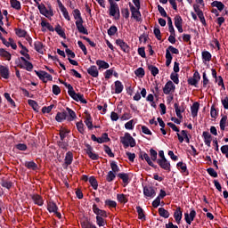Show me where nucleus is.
Masks as SVG:
<instances>
[{
	"instance_id": "1",
	"label": "nucleus",
	"mask_w": 228,
	"mask_h": 228,
	"mask_svg": "<svg viewBox=\"0 0 228 228\" xmlns=\"http://www.w3.org/2000/svg\"><path fill=\"white\" fill-rule=\"evenodd\" d=\"M72 13L76 20L75 24L78 33H81L82 35H88V29L85 28V25H83L85 20H83V16H81V11H79V9H75Z\"/></svg>"
},
{
	"instance_id": "2",
	"label": "nucleus",
	"mask_w": 228,
	"mask_h": 228,
	"mask_svg": "<svg viewBox=\"0 0 228 228\" xmlns=\"http://www.w3.org/2000/svg\"><path fill=\"white\" fill-rule=\"evenodd\" d=\"M66 88H68V94L73 101H76L77 102H80L82 104H87L88 102L85 99V95L77 94L76 91H74L72 85H66Z\"/></svg>"
},
{
	"instance_id": "3",
	"label": "nucleus",
	"mask_w": 228,
	"mask_h": 228,
	"mask_svg": "<svg viewBox=\"0 0 228 228\" xmlns=\"http://www.w3.org/2000/svg\"><path fill=\"white\" fill-rule=\"evenodd\" d=\"M110 8H109V15L110 17H114L116 20H120V7H118V4H117L113 0H108Z\"/></svg>"
},
{
	"instance_id": "4",
	"label": "nucleus",
	"mask_w": 228,
	"mask_h": 228,
	"mask_svg": "<svg viewBox=\"0 0 228 228\" xmlns=\"http://www.w3.org/2000/svg\"><path fill=\"white\" fill-rule=\"evenodd\" d=\"M120 142L125 149H127V147H136V140L129 133H125V135L120 137Z\"/></svg>"
},
{
	"instance_id": "5",
	"label": "nucleus",
	"mask_w": 228,
	"mask_h": 228,
	"mask_svg": "<svg viewBox=\"0 0 228 228\" xmlns=\"http://www.w3.org/2000/svg\"><path fill=\"white\" fill-rule=\"evenodd\" d=\"M37 8L39 10V13L46 17V19H49V17H54V12H53V7L51 5H49L47 9L45 4H38Z\"/></svg>"
},
{
	"instance_id": "6",
	"label": "nucleus",
	"mask_w": 228,
	"mask_h": 228,
	"mask_svg": "<svg viewBox=\"0 0 228 228\" xmlns=\"http://www.w3.org/2000/svg\"><path fill=\"white\" fill-rule=\"evenodd\" d=\"M128 6L132 13V19H134L136 22H142V12H140V9L135 7L131 2L128 3Z\"/></svg>"
},
{
	"instance_id": "7",
	"label": "nucleus",
	"mask_w": 228,
	"mask_h": 228,
	"mask_svg": "<svg viewBox=\"0 0 228 228\" xmlns=\"http://www.w3.org/2000/svg\"><path fill=\"white\" fill-rule=\"evenodd\" d=\"M157 188L152 185H145L143 187V195L145 199H154L156 197Z\"/></svg>"
},
{
	"instance_id": "8",
	"label": "nucleus",
	"mask_w": 228,
	"mask_h": 228,
	"mask_svg": "<svg viewBox=\"0 0 228 228\" xmlns=\"http://www.w3.org/2000/svg\"><path fill=\"white\" fill-rule=\"evenodd\" d=\"M36 75L43 83H47V81H53V76L47 73L45 70L37 71L35 70Z\"/></svg>"
},
{
	"instance_id": "9",
	"label": "nucleus",
	"mask_w": 228,
	"mask_h": 228,
	"mask_svg": "<svg viewBox=\"0 0 228 228\" xmlns=\"http://www.w3.org/2000/svg\"><path fill=\"white\" fill-rule=\"evenodd\" d=\"M85 147H86L85 151L87 156L90 158V159H93L94 161H97V159H99V155H97V153H94V148L92 147V145L86 143Z\"/></svg>"
},
{
	"instance_id": "10",
	"label": "nucleus",
	"mask_w": 228,
	"mask_h": 228,
	"mask_svg": "<svg viewBox=\"0 0 228 228\" xmlns=\"http://www.w3.org/2000/svg\"><path fill=\"white\" fill-rule=\"evenodd\" d=\"M199 81H200V73H199V71H195L193 76L188 78L187 83L191 86L197 87V85H199Z\"/></svg>"
},
{
	"instance_id": "11",
	"label": "nucleus",
	"mask_w": 228,
	"mask_h": 228,
	"mask_svg": "<svg viewBox=\"0 0 228 228\" xmlns=\"http://www.w3.org/2000/svg\"><path fill=\"white\" fill-rule=\"evenodd\" d=\"M175 111L176 114V117H178L180 119L183 118V113L186 111V107H184V102H182L181 106H179V103L174 104Z\"/></svg>"
},
{
	"instance_id": "12",
	"label": "nucleus",
	"mask_w": 228,
	"mask_h": 228,
	"mask_svg": "<svg viewBox=\"0 0 228 228\" xmlns=\"http://www.w3.org/2000/svg\"><path fill=\"white\" fill-rule=\"evenodd\" d=\"M116 44L120 47V49L122 50L123 53L129 54V53L131 51V47L129 46V45H127V43H126L122 39H117Z\"/></svg>"
},
{
	"instance_id": "13",
	"label": "nucleus",
	"mask_w": 228,
	"mask_h": 228,
	"mask_svg": "<svg viewBox=\"0 0 228 228\" xmlns=\"http://www.w3.org/2000/svg\"><path fill=\"white\" fill-rule=\"evenodd\" d=\"M157 163L160 167V168L166 170L167 172H170L172 170L170 161H167V159H157Z\"/></svg>"
},
{
	"instance_id": "14",
	"label": "nucleus",
	"mask_w": 228,
	"mask_h": 228,
	"mask_svg": "<svg viewBox=\"0 0 228 228\" xmlns=\"http://www.w3.org/2000/svg\"><path fill=\"white\" fill-rule=\"evenodd\" d=\"M93 212L94 213V215H96V216L108 218V212H106V210L99 208V207H97V204L95 203L93 204Z\"/></svg>"
},
{
	"instance_id": "15",
	"label": "nucleus",
	"mask_w": 228,
	"mask_h": 228,
	"mask_svg": "<svg viewBox=\"0 0 228 228\" xmlns=\"http://www.w3.org/2000/svg\"><path fill=\"white\" fill-rule=\"evenodd\" d=\"M196 216H197V212L195 211V209L191 208L190 214H188V213L184 214V219H185L186 224H188L189 225H191V222H193V220H195Z\"/></svg>"
},
{
	"instance_id": "16",
	"label": "nucleus",
	"mask_w": 228,
	"mask_h": 228,
	"mask_svg": "<svg viewBox=\"0 0 228 228\" xmlns=\"http://www.w3.org/2000/svg\"><path fill=\"white\" fill-rule=\"evenodd\" d=\"M170 92H175V85H174V82H172V80L167 81L163 87V93L165 94V95H168Z\"/></svg>"
},
{
	"instance_id": "17",
	"label": "nucleus",
	"mask_w": 228,
	"mask_h": 228,
	"mask_svg": "<svg viewBox=\"0 0 228 228\" xmlns=\"http://www.w3.org/2000/svg\"><path fill=\"white\" fill-rule=\"evenodd\" d=\"M174 218L176 224H181V220H183V209L181 208V207L176 208L174 213Z\"/></svg>"
},
{
	"instance_id": "18",
	"label": "nucleus",
	"mask_w": 228,
	"mask_h": 228,
	"mask_svg": "<svg viewBox=\"0 0 228 228\" xmlns=\"http://www.w3.org/2000/svg\"><path fill=\"white\" fill-rule=\"evenodd\" d=\"M66 111H68L67 118H66L68 122H72V121L76 120V118H77L76 112L72 109L67 107Z\"/></svg>"
},
{
	"instance_id": "19",
	"label": "nucleus",
	"mask_w": 228,
	"mask_h": 228,
	"mask_svg": "<svg viewBox=\"0 0 228 228\" xmlns=\"http://www.w3.org/2000/svg\"><path fill=\"white\" fill-rule=\"evenodd\" d=\"M87 74L92 77H99V69H97V66L93 65L87 69Z\"/></svg>"
},
{
	"instance_id": "20",
	"label": "nucleus",
	"mask_w": 228,
	"mask_h": 228,
	"mask_svg": "<svg viewBox=\"0 0 228 228\" xmlns=\"http://www.w3.org/2000/svg\"><path fill=\"white\" fill-rule=\"evenodd\" d=\"M0 74L4 79H8L10 77V69L6 66H0Z\"/></svg>"
},
{
	"instance_id": "21",
	"label": "nucleus",
	"mask_w": 228,
	"mask_h": 228,
	"mask_svg": "<svg viewBox=\"0 0 228 228\" xmlns=\"http://www.w3.org/2000/svg\"><path fill=\"white\" fill-rule=\"evenodd\" d=\"M200 108V103H199V102H196L192 104V106L191 107V117H193V118H195V117H197V115H199V109Z\"/></svg>"
},
{
	"instance_id": "22",
	"label": "nucleus",
	"mask_w": 228,
	"mask_h": 228,
	"mask_svg": "<svg viewBox=\"0 0 228 228\" xmlns=\"http://www.w3.org/2000/svg\"><path fill=\"white\" fill-rule=\"evenodd\" d=\"M176 167L178 168V170H181L182 174H186V175H189L190 171H188V167L186 166V163L184 162H178L176 164Z\"/></svg>"
},
{
	"instance_id": "23",
	"label": "nucleus",
	"mask_w": 228,
	"mask_h": 228,
	"mask_svg": "<svg viewBox=\"0 0 228 228\" xmlns=\"http://www.w3.org/2000/svg\"><path fill=\"white\" fill-rule=\"evenodd\" d=\"M119 179L123 181L124 187L129 184V174L127 173H119L117 175Z\"/></svg>"
},
{
	"instance_id": "24",
	"label": "nucleus",
	"mask_w": 228,
	"mask_h": 228,
	"mask_svg": "<svg viewBox=\"0 0 228 228\" xmlns=\"http://www.w3.org/2000/svg\"><path fill=\"white\" fill-rule=\"evenodd\" d=\"M64 161L66 167H69V165H72V162L74 161V153H72V151H68L66 153Z\"/></svg>"
},
{
	"instance_id": "25",
	"label": "nucleus",
	"mask_w": 228,
	"mask_h": 228,
	"mask_svg": "<svg viewBox=\"0 0 228 228\" xmlns=\"http://www.w3.org/2000/svg\"><path fill=\"white\" fill-rule=\"evenodd\" d=\"M211 6L213 8H217V10L219 12H222L225 8V4H224V3H222L221 1H218V0L212 2Z\"/></svg>"
},
{
	"instance_id": "26",
	"label": "nucleus",
	"mask_w": 228,
	"mask_h": 228,
	"mask_svg": "<svg viewBox=\"0 0 228 228\" xmlns=\"http://www.w3.org/2000/svg\"><path fill=\"white\" fill-rule=\"evenodd\" d=\"M34 48L37 51V53H39V54H44V44L40 41H36L34 43Z\"/></svg>"
},
{
	"instance_id": "27",
	"label": "nucleus",
	"mask_w": 228,
	"mask_h": 228,
	"mask_svg": "<svg viewBox=\"0 0 228 228\" xmlns=\"http://www.w3.org/2000/svg\"><path fill=\"white\" fill-rule=\"evenodd\" d=\"M55 120L56 122H63V120H67V111L57 112Z\"/></svg>"
},
{
	"instance_id": "28",
	"label": "nucleus",
	"mask_w": 228,
	"mask_h": 228,
	"mask_svg": "<svg viewBox=\"0 0 228 228\" xmlns=\"http://www.w3.org/2000/svg\"><path fill=\"white\" fill-rule=\"evenodd\" d=\"M0 56L1 58L7 60V61L12 60V54L8 51L4 50V48H0Z\"/></svg>"
},
{
	"instance_id": "29",
	"label": "nucleus",
	"mask_w": 228,
	"mask_h": 228,
	"mask_svg": "<svg viewBox=\"0 0 228 228\" xmlns=\"http://www.w3.org/2000/svg\"><path fill=\"white\" fill-rule=\"evenodd\" d=\"M115 94H122L124 91V85L119 80L115 81Z\"/></svg>"
},
{
	"instance_id": "30",
	"label": "nucleus",
	"mask_w": 228,
	"mask_h": 228,
	"mask_svg": "<svg viewBox=\"0 0 228 228\" xmlns=\"http://www.w3.org/2000/svg\"><path fill=\"white\" fill-rule=\"evenodd\" d=\"M32 200H34V203L37 204V206H44V199L38 194H34L32 196Z\"/></svg>"
},
{
	"instance_id": "31",
	"label": "nucleus",
	"mask_w": 228,
	"mask_h": 228,
	"mask_svg": "<svg viewBox=\"0 0 228 228\" xmlns=\"http://www.w3.org/2000/svg\"><path fill=\"white\" fill-rule=\"evenodd\" d=\"M139 158L142 159V160L145 159V161L148 163V165H151V162L152 161V159H151L149 154H147V152H145V151H141L139 152Z\"/></svg>"
},
{
	"instance_id": "32",
	"label": "nucleus",
	"mask_w": 228,
	"mask_h": 228,
	"mask_svg": "<svg viewBox=\"0 0 228 228\" xmlns=\"http://www.w3.org/2000/svg\"><path fill=\"white\" fill-rule=\"evenodd\" d=\"M96 65L99 67V70H101V69H110V64L102 60H97Z\"/></svg>"
},
{
	"instance_id": "33",
	"label": "nucleus",
	"mask_w": 228,
	"mask_h": 228,
	"mask_svg": "<svg viewBox=\"0 0 228 228\" xmlns=\"http://www.w3.org/2000/svg\"><path fill=\"white\" fill-rule=\"evenodd\" d=\"M26 168H28V170H37L38 168V165L35 163V161H27L25 162Z\"/></svg>"
},
{
	"instance_id": "34",
	"label": "nucleus",
	"mask_w": 228,
	"mask_h": 228,
	"mask_svg": "<svg viewBox=\"0 0 228 228\" xmlns=\"http://www.w3.org/2000/svg\"><path fill=\"white\" fill-rule=\"evenodd\" d=\"M70 133V130L66 129V128H62L59 131V135L61 141H64L65 138H67V136L69 135V134Z\"/></svg>"
},
{
	"instance_id": "35",
	"label": "nucleus",
	"mask_w": 228,
	"mask_h": 228,
	"mask_svg": "<svg viewBox=\"0 0 228 228\" xmlns=\"http://www.w3.org/2000/svg\"><path fill=\"white\" fill-rule=\"evenodd\" d=\"M85 124H86V126H87V128H88L89 130L94 129V124L92 123V116H91L90 114H88V115L86 117Z\"/></svg>"
},
{
	"instance_id": "36",
	"label": "nucleus",
	"mask_w": 228,
	"mask_h": 228,
	"mask_svg": "<svg viewBox=\"0 0 228 228\" xmlns=\"http://www.w3.org/2000/svg\"><path fill=\"white\" fill-rule=\"evenodd\" d=\"M1 186H3V188H6L7 190H10L12 186H13V183H12V181H8L3 178L1 181Z\"/></svg>"
},
{
	"instance_id": "37",
	"label": "nucleus",
	"mask_w": 228,
	"mask_h": 228,
	"mask_svg": "<svg viewBox=\"0 0 228 228\" xmlns=\"http://www.w3.org/2000/svg\"><path fill=\"white\" fill-rule=\"evenodd\" d=\"M49 213H56L58 211V206L54 202H49L47 206Z\"/></svg>"
},
{
	"instance_id": "38",
	"label": "nucleus",
	"mask_w": 228,
	"mask_h": 228,
	"mask_svg": "<svg viewBox=\"0 0 228 228\" xmlns=\"http://www.w3.org/2000/svg\"><path fill=\"white\" fill-rule=\"evenodd\" d=\"M221 131H225V127H227V116H223L219 122Z\"/></svg>"
},
{
	"instance_id": "39",
	"label": "nucleus",
	"mask_w": 228,
	"mask_h": 228,
	"mask_svg": "<svg viewBox=\"0 0 228 228\" xmlns=\"http://www.w3.org/2000/svg\"><path fill=\"white\" fill-rule=\"evenodd\" d=\"M159 216H162V218H168L170 216V212H168V210L165 209L164 208H159Z\"/></svg>"
},
{
	"instance_id": "40",
	"label": "nucleus",
	"mask_w": 228,
	"mask_h": 228,
	"mask_svg": "<svg viewBox=\"0 0 228 228\" xmlns=\"http://www.w3.org/2000/svg\"><path fill=\"white\" fill-rule=\"evenodd\" d=\"M116 177H117L116 173H114L112 171H109L106 175V181H107V183H113V181H115Z\"/></svg>"
},
{
	"instance_id": "41",
	"label": "nucleus",
	"mask_w": 228,
	"mask_h": 228,
	"mask_svg": "<svg viewBox=\"0 0 228 228\" xmlns=\"http://www.w3.org/2000/svg\"><path fill=\"white\" fill-rule=\"evenodd\" d=\"M4 97L6 99L7 102L11 104L12 108H17V105L15 104V101L12 99V96H10V94L4 93Z\"/></svg>"
},
{
	"instance_id": "42",
	"label": "nucleus",
	"mask_w": 228,
	"mask_h": 228,
	"mask_svg": "<svg viewBox=\"0 0 228 228\" xmlns=\"http://www.w3.org/2000/svg\"><path fill=\"white\" fill-rule=\"evenodd\" d=\"M15 33L20 38H26L28 32L22 28H16Z\"/></svg>"
},
{
	"instance_id": "43",
	"label": "nucleus",
	"mask_w": 228,
	"mask_h": 228,
	"mask_svg": "<svg viewBox=\"0 0 228 228\" xmlns=\"http://www.w3.org/2000/svg\"><path fill=\"white\" fill-rule=\"evenodd\" d=\"M110 172H113L116 175L118 174V172H120V167H118V165H117V162L114 160L110 162Z\"/></svg>"
},
{
	"instance_id": "44",
	"label": "nucleus",
	"mask_w": 228,
	"mask_h": 228,
	"mask_svg": "<svg viewBox=\"0 0 228 228\" xmlns=\"http://www.w3.org/2000/svg\"><path fill=\"white\" fill-rule=\"evenodd\" d=\"M89 183L92 188H94V190H97V188H99V183L97 182L95 176L89 177Z\"/></svg>"
},
{
	"instance_id": "45",
	"label": "nucleus",
	"mask_w": 228,
	"mask_h": 228,
	"mask_svg": "<svg viewBox=\"0 0 228 228\" xmlns=\"http://www.w3.org/2000/svg\"><path fill=\"white\" fill-rule=\"evenodd\" d=\"M201 56L203 61H211L212 55L208 51L202 52Z\"/></svg>"
},
{
	"instance_id": "46",
	"label": "nucleus",
	"mask_w": 228,
	"mask_h": 228,
	"mask_svg": "<svg viewBox=\"0 0 228 228\" xmlns=\"http://www.w3.org/2000/svg\"><path fill=\"white\" fill-rule=\"evenodd\" d=\"M148 69H149V70L151 71V76L156 77V76H158V74H159V69L158 67H156V66L149 65V66H148Z\"/></svg>"
},
{
	"instance_id": "47",
	"label": "nucleus",
	"mask_w": 228,
	"mask_h": 228,
	"mask_svg": "<svg viewBox=\"0 0 228 228\" xmlns=\"http://www.w3.org/2000/svg\"><path fill=\"white\" fill-rule=\"evenodd\" d=\"M117 199L121 204H126L127 202V196L126 194H117Z\"/></svg>"
},
{
	"instance_id": "48",
	"label": "nucleus",
	"mask_w": 228,
	"mask_h": 228,
	"mask_svg": "<svg viewBox=\"0 0 228 228\" xmlns=\"http://www.w3.org/2000/svg\"><path fill=\"white\" fill-rule=\"evenodd\" d=\"M117 31H118V28H117V26L112 25L108 29L107 33H108L109 37H114V35L117 33Z\"/></svg>"
},
{
	"instance_id": "49",
	"label": "nucleus",
	"mask_w": 228,
	"mask_h": 228,
	"mask_svg": "<svg viewBox=\"0 0 228 228\" xmlns=\"http://www.w3.org/2000/svg\"><path fill=\"white\" fill-rule=\"evenodd\" d=\"M41 26H42V28H46L48 29V31L54 32V27H53L52 24L49 22L42 20Z\"/></svg>"
},
{
	"instance_id": "50",
	"label": "nucleus",
	"mask_w": 228,
	"mask_h": 228,
	"mask_svg": "<svg viewBox=\"0 0 228 228\" xmlns=\"http://www.w3.org/2000/svg\"><path fill=\"white\" fill-rule=\"evenodd\" d=\"M10 3L12 8H13L14 10H20V3L18 0H10Z\"/></svg>"
},
{
	"instance_id": "51",
	"label": "nucleus",
	"mask_w": 228,
	"mask_h": 228,
	"mask_svg": "<svg viewBox=\"0 0 228 228\" xmlns=\"http://www.w3.org/2000/svg\"><path fill=\"white\" fill-rule=\"evenodd\" d=\"M136 211L138 213L139 220H145V214L143 213V208L138 206L136 207Z\"/></svg>"
},
{
	"instance_id": "52",
	"label": "nucleus",
	"mask_w": 228,
	"mask_h": 228,
	"mask_svg": "<svg viewBox=\"0 0 228 228\" xmlns=\"http://www.w3.org/2000/svg\"><path fill=\"white\" fill-rule=\"evenodd\" d=\"M76 126H77V129L78 133H80L81 134H85V124H83V121L77 122Z\"/></svg>"
},
{
	"instance_id": "53",
	"label": "nucleus",
	"mask_w": 228,
	"mask_h": 228,
	"mask_svg": "<svg viewBox=\"0 0 228 228\" xmlns=\"http://www.w3.org/2000/svg\"><path fill=\"white\" fill-rule=\"evenodd\" d=\"M58 146L60 147V149H62L63 151H69V142H64V141H59L58 142Z\"/></svg>"
},
{
	"instance_id": "54",
	"label": "nucleus",
	"mask_w": 228,
	"mask_h": 228,
	"mask_svg": "<svg viewBox=\"0 0 228 228\" xmlns=\"http://www.w3.org/2000/svg\"><path fill=\"white\" fill-rule=\"evenodd\" d=\"M174 57L172 56V53H170L167 51V53H166V67H170V64L172 63V60Z\"/></svg>"
},
{
	"instance_id": "55",
	"label": "nucleus",
	"mask_w": 228,
	"mask_h": 228,
	"mask_svg": "<svg viewBox=\"0 0 228 228\" xmlns=\"http://www.w3.org/2000/svg\"><path fill=\"white\" fill-rule=\"evenodd\" d=\"M167 53H172V54H179V49H177V48H175V47H174V46H172V45H169L167 48V50H166V54Z\"/></svg>"
},
{
	"instance_id": "56",
	"label": "nucleus",
	"mask_w": 228,
	"mask_h": 228,
	"mask_svg": "<svg viewBox=\"0 0 228 228\" xmlns=\"http://www.w3.org/2000/svg\"><path fill=\"white\" fill-rule=\"evenodd\" d=\"M150 156L152 161H158V151H156V150L151 148L150 150Z\"/></svg>"
},
{
	"instance_id": "57",
	"label": "nucleus",
	"mask_w": 228,
	"mask_h": 228,
	"mask_svg": "<svg viewBox=\"0 0 228 228\" xmlns=\"http://www.w3.org/2000/svg\"><path fill=\"white\" fill-rule=\"evenodd\" d=\"M134 74L137 77H143V76H145V69H143V68H138L135 69Z\"/></svg>"
},
{
	"instance_id": "58",
	"label": "nucleus",
	"mask_w": 228,
	"mask_h": 228,
	"mask_svg": "<svg viewBox=\"0 0 228 228\" xmlns=\"http://www.w3.org/2000/svg\"><path fill=\"white\" fill-rule=\"evenodd\" d=\"M153 33L157 40H161V30L159 27H154Z\"/></svg>"
},
{
	"instance_id": "59",
	"label": "nucleus",
	"mask_w": 228,
	"mask_h": 228,
	"mask_svg": "<svg viewBox=\"0 0 228 228\" xmlns=\"http://www.w3.org/2000/svg\"><path fill=\"white\" fill-rule=\"evenodd\" d=\"M175 26L178 28L179 26H183V18L179 15L175 17Z\"/></svg>"
},
{
	"instance_id": "60",
	"label": "nucleus",
	"mask_w": 228,
	"mask_h": 228,
	"mask_svg": "<svg viewBox=\"0 0 228 228\" xmlns=\"http://www.w3.org/2000/svg\"><path fill=\"white\" fill-rule=\"evenodd\" d=\"M202 136H203L204 142H210L213 138V136H211V134H209V132L208 131H204L202 134Z\"/></svg>"
},
{
	"instance_id": "61",
	"label": "nucleus",
	"mask_w": 228,
	"mask_h": 228,
	"mask_svg": "<svg viewBox=\"0 0 228 228\" xmlns=\"http://www.w3.org/2000/svg\"><path fill=\"white\" fill-rule=\"evenodd\" d=\"M28 104L35 111H38V102L35 100H28Z\"/></svg>"
},
{
	"instance_id": "62",
	"label": "nucleus",
	"mask_w": 228,
	"mask_h": 228,
	"mask_svg": "<svg viewBox=\"0 0 228 228\" xmlns=\"http://www.w3.org/2000/svg\"><path fill=\"white\" fill-rule=\"evenodd\" d=\"M170 79L173 80L175 85H179V75L177 73H171Z\"/></svg>"
},
{
	"instance_id": "63",
	"label": "nucleus",
	"mask_w": 228,
	"mask_h": 228,
	"mask_svg": "<svg viewBox=\"0 0 228 228\" xmlns=\"http://www.w3.org/2000/svg\"><path fill=\"white\" fill-rule=\"evenodd\" d=\"M105 206H108L109 208H117V201L111 200H106Z\"/></svg>"
},
{
	"instance_id": "64",
	"label": "nucleus",
	"mask_w": 228,
	"mask_h": 228,
	"mask_svg": "<svg viewBox=\"0 0 228 228\" xmlns=\"http://www.w3.org/2000/svg\"><path fill=\"white\" fill-rule=\"evenodd\" d=\"M221 152H222V154H224V155H225V158L228 159V145H227V144L223 145V146L221 147Z\"/></svg>"
}]
</instances>
